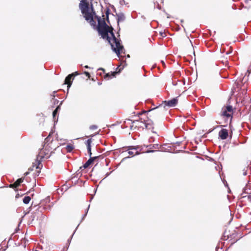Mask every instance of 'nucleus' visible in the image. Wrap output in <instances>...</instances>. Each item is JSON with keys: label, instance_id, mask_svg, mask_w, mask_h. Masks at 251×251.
<instances>
[{"label": "nucleus", "instance_id": "nucleus-56", "mask_svg": "<svg viewBox=\"0 0 251 251\" xmlns=\"http://www.w3.org/2000/svg\"><path fill=\"white\" fill-rule=\"evenodd\" d=\"M183 22V20H181V22L182 23Z\"/></svg>", "mask_w": 251, "mask_h": 251}, {"label": "nucleus", "instance_id": "nucleus-47", "mask_svg": "<svg viewBox=\"0 0 251 251\" xmlns=\"http://www.w3.org/2000/svg\"><path fill=\"white\" fill-rule=\"evenodd\" d=\"M157 8H158L159 9H160V8H161V7L159 5V4H157Z\"/></svg>", "mask_w": 251, "mask_h": 251}, {"label": "nucleus", "instance_id": "nucleus-4", "mask_svg": "<svg viewBox=\"0 0 251 251\" xmlns=\"http://www.w3.org/2000/svg\"><path fill=\"white\" fill-rule=\"evenodd\" d=\"M178 102L177 98H173V99L169 100L164 101V103L165 106H167L169 107H175L176 106Z\"/></svg>", "mask_w": 251, "mask_h": 251}, {"label": "nucleus", "instance_id": "nucleus-10", "mask_svg": "<svg viewBox=\"0 0 251 251\" xmlns=\"http://www.w3.org/2000/svg\"><path fill=\"white\" fill-rule=\"evenodd\" d=\"M117 20L118 25H119V22L125 21L126 17L123 13H116Z\"/></svg>", "mask_w": 251, "mask_h": 251}, {"label": "nucleus", "instance_id": "nucleus-39", "mask_svg": "<svg viewBox=\"0 0 251 251\" xmlns=\"http://www.w3.org/2000/svg\"><path fill=\"white\" fill-rule=\"evenodd\" d=\"M53 94L52 95H51V96H52L53 98H54L55 97V94L56 93V91H54L53 92Z\"/></svg>", "mask_w": 251, "mask_h": 251}, {"label": "nucleus", "instance_id": "nucleus-40", "mask_svg": "<svg viewBox=\"0 0 251 251\" xmlns=\"http://www.w3.org/2000/svg\"><path fill=\"white\" fill-rule=\"evenodd\" d=\"M155 151H156L151 150V151H148V152H155Z\"/></svg>", "mask_w": 251, "mask_h": 251}, {"label": "nucleus", "instance_id": "nucleus-16", "mask_svg": "<svg viewBox=\"0 0 251 251\" xmlns=\"http://www.w3.org/2000/svg\"><path fill=\"white\" fill-rule=\"evenodd\" d=\"M30 200H31V198L29 196H25L24 198L23 201L24 203L28 204Z\"/></svg>", "mask_w": 251, "mask_h": 251}, {"label": "nucleus", "instance_id": "nucleus-50", "mask_svg": "<svg viewBox=\"0 0 251 251\" xmlns=\"http://www.w3.org/2000/svg\"><path fill=\"white\" fill-rule=\"evenodd\" d=\"M18 197H19V194H17V195H16V198H18Z\"/></svg>", "mask_w": 251, "mask_h": 251}, {"label": "nucleus", "instance_id": "nucleus-29", "mask_svg": "<svg viewBox=\"0 0 251 251\" xmlns=\"http://www.w3.org/2000/svg\"><path fill=\"white\" fill-rule=\"evenodd\" d=\"M151 146L154 149H159V145L158 144H155Z\"/></svg>", "mask_w": 251, "mask_h": 251}, {"label": "nucleus", "instance_id": "nucleus-12", "mask_svg": "<svg viewBox=\"0 0 251 251\" xmlns=\"http://www.w3.org/2000/svg\"><path fill=\"white\" fill-rule=\"evenodd\" d=\"M221 116L225 117L226 118V121H227L228 119H230V122H231L232 118V116L230 114L228 113L227 111H226L225 110H224V108L222 109V111L221 112Z\"/></svg>", "mask_w": 251, "mask_h": 251}, {"label": "nucleus", "instance_id": "nucleus-32", "mask_svg": "<svg viewBox=\"0 0 251 251\" xmlns=\"http://www.w3.org/2000/svg\"><path fill=\"white\" fill-rule=\"evenodd\" d=\"M60 109V106L58 105L54 110L56 111L57 112V113H58Z\"/></svg>", "mask_w": 251, "mask_h": 251}, {"label": "nucleus", "instance_id": "nucleus-33", "mask_svg": "<svg viewBox=\"0 0 251 251\" xmlns=\"http://www.w3.org/2000/svg\"><path fill=\"white\" fill-rule=\"evenodd\" d=\"M72 74H74V77L75 76H77V75H80V73L77 72V71H76L74 73H73Z\"/></svg>", "mask_w": 251, "mask_h": 251}, {"label": "nucleus", "instance_id": "nucleus-41", "mask_svg": "<svg viewBox=\"0 0 251 251\" xmlns=\"http://www.w3.org/2000/svg\"><path fill=\"white\" fill-rule=\"evenodd\" d=\"M84 68H86V69H89V68H90V67H89L88 65H85L84 66Z\"/></svg>", "mask_w": 251, "mask_h": 251}, {"label": "nucleus", "instance_id": "nucleus-20", "mask_svg": "<svg viewBox=\"0 0 251 251\" xmlns=\"http://www.w3.org/2000/svg\"><path fill=\"white\" fill-rule=\"evenodd\" d=\"M110 9L108 8H107L106 13H105L106 14V21H107L108 23H109V24L110 23L109 20V15L110 14Z\"/></svg>", "mask_w": 251, "mask_h": 251}, {"label": "nucleus", "instance_id": "nucleus-54", "mask_svg": "<svg viewBox=\"0 0 251 251\" xmlns=\"http://www.w3.org/2000/svg\"><path fill=\"white\" fill-rule=\"evenodd\" d=\"M249 69H250V70H251V66H250Z\"/></svg>", "mask_w": 251, "mask_h": 251}, {"label": "nucleus", "instance_id": "nucleus-15", "mask_svg": "<svg viewBox=\"0 0 251 251\" xmlns=\"http://www.w3.org/2000/svg\"><path fill=\"white\" fill-rule=\"evenodd\" d=\"M244 194H251V189L247 187H245L243 190V192L241 194V197L242 198H246V196H244Z\"/></svg>", "mask_w": 251, "mask_h": 251}, {"label": "nucleus", "instance_id": "nucleus-44", "mask_svg": "<svg viewBox=\"0 0 251 251\" xmlns=\"http://www.w3.org/2000/svg\"><path fill=\"white\" fill-rule=\"evenodd\" d=\"M110 173H107L106 174V177L110 175Z\"/></svg>", "mask_w": 251, "mask_h": 251}, {"label": "nucleus", "instance_id": "nucleus-27", "mask_svg": "<svg viewBox=\"0 0 251 251\" xmlns=\"http://www.w3.org/2000/svg\"><path fill=\"white\" fill-rule=\"evenodd\" d=\"M58 113H57V112L55 110H53L52 112V116L54 120H55L56 117Z\"/></svg>", "mask_w": 251, "mask_h": 251}, {"label": "nucleus", "instance_id": "nucleus-38", "mask_svg": "<svg viewBox=\"0 0 251 251\" xmlns=\"http://www.w3.org/2000/svg\"><path fill=\"white\" fill-rule=\"evenodd\" d=\"M130 158V157H129V156L125 157H124V158L122 159V161H124V160H126V159H127V158Z\"/></svg>", "mask_w": 251, "mask_h": 251}, {"label": "nucleus", "instance_id": "nucleus-31", "mask_svg": "<svg viewBox=\"0 0 251 251\" xmlns=\"http://www.w3.org/2000/svg\"><path fill=\"white\" fill-rule=\"evenodd\" d=\"M84 74L86 75V76H87L88 78H90V74L89 72H86V71H85L84 72Z\"/></svg>", "mask_w": 251, "mask_h": 251}, {"label": "nucleus", "instance_id": "nucleus-42", "mask_svg": "<svg viewBox=\"0 0 251 251\" xmlns=\"http://www.w3.org/2000/svg\"><path fill=\"white\" fill-rule=\"evenodd\" d=\"M98 70H102V71H103V72L104 71V69H103V68H99Z\"/></svg>", "mask_w": 251, "mask_h": 251}, {"label": "nucleus", "instance_id": "nucleus-7", "mask_svg": "<svg viewBox=\"0 0 251 251\" xmlns=\"http://www.w3.org/2000/svg\"><path fill=\"white\" fill-rule=\"evenodd\" d=\"M74 79V74H69L65 78V79L64 80V84L67 85L68 89L71 86L72 81Z\"/></svg>", "mask_w": 251, "mask_h": 251}, {"label": "nucleus", "instance_id": "nucleus-43", "mask_svg": "<svg viewBox=\"0 0 251 251\" xmlns=\"http://www.w3.org/2000/svg\"><path fill=\"white\" fill-rule=\"evenodd\" d=\"M55 100V102H56V103H58L59 102V100H56V99H55V100Z\"/></svg>", "mask_w": 251, "mask_h": 251}, {"label": "nucleus", "instance_id": "nucleus-53", "mask_svg": "<svg viewBox=\"0 0 251 251\" xmlns=\"http://www.w3.org/2000/svg\"><path fill=\"white\" fill-rule=\"evenodd\" d=\"M137 121H132V123H135V122H136Z\"/></svg>", "mask_w": 251, "mask_h": 251}, {"label": "nucleus", "instance_id": "nucleus-28", "mask_svg": "<svg viewBox=\"0 0 251 251\" xmlns=\"http://www.w3.org/2000/svg\"><path fill=\"white\" fill-rule=\"evenodd\" d=\"M79 224H78V226H77L76 227V228L75 230V231L74 232L73 234L72 235L71 238H70V239H69L68 240L67 242H68V243L69 244H70V243L71 241V239H72V238L73 237V236L74 234H75V230H76V229H77V227L79 226Z\"/></svg>", "mask_w": 251, "mask_h": 251}, {"label": "nucleus", "instance_id": "nucleus-2", "mask_svg": "<svg viewBox=\"0 0 251 251\" xmlns=\"http://www.w3.org/2000/svg\"><path fill=\"white\" fill-rule=\"evenodd\" d=\"M79 8L81 9V13L84 15L85 19L88 21L93 27L96 26V22L94 20V16L96 17V12L93 8V5L91 4L92 12L89 11V4L86 0H81L79 5Z\"/></svg>", "mask_w": 251, "mask_h": 251}, {"label": "nucleus", "instance_id": "nucleus-45", "mask_svg": "<svg viewBox=\"0 0 251 251\" xmlns=\"http://www.w3.org/2000/svg\"><path fill=\"white\" fill-rule=\"evenodd\" d=\"M50 136V134L45 139V141H47L49 137Z\"/></svg>", "mask_w": 251, "mask_h": 251}, {"label": "nucleus", "instance_id": "nucleus-49", "mask_svg": "<svg viewBox=\"0 0 251 251\" xmlns=\"http://www.w3.org/2000/svg\"><path fill=\"white\" fill-rule=\"evenodd\" d=\"M93 199V196H92V197L91 198L90 201H91Z\"/></svg>", "mask_w": 251, "mask_h": 251}, {"label": "nucleus", "instance_id": "nucleus-37", "mask_svg": "<svg viewBox=\"0 0 251 251\" xmlns=\"http://www.w3.org/2000/svg\"><path fill=\"white\" fill-rule=\"evenodd\" d=\"M31 217L32 218V220H33L35 218V215H34V213H32V215H31Z\"/></svg>", "mask_w": 251, "mask_h": 251}, {"label": "nucleus", "instance_id": "nucleus-14", "mask_svg": "<svg viewBox=\"0 0 251 251\" xmlns=\"http://www.w3.org/2000/svg\"><path fill=\"white\" fill-rule=\"evenodd\" d=\"M23 178H19L14 183L11 184L10 187L16 188L18 187L23 182Z\"/></svg>", "mask_w": 251, "mask_h": 251}, {"label": "nucleus", "instance_id": "nucleus-3", "mask_svg": "<svg viewBox=\"0 0 251 251\" xmlns=\"http://www.w3.org/2000/svg\"><path fill=\"white\" fill-rule=\"evenodd\" d=\"M126 151H129L128 153L131 156H134V155H138L140 154L139 151H137L139 147L138 146H129L123 147Z\"/></svg>", "mask_w": 251, "mask_h": 251}, {"label": "nucleus", "instance_id": "nucleus-30", "mask_svg": "<svg viewBox=\"0 0 251 251\" xmlns=\"http://www.w3.org/2000/svg\"><path fill=\"white\" fill-rule=\"evenodd\" d=\"M88 153L90 157L92 155L91 148L87 149Z\"/></svg>", "mask_w": 251, "mask_h": 251}, {"label": "nucleus", "instance_id": "nucleus-35", "mask_svg": "<svg viewBox=\"0 0 251 251\" xmlns=\"http://www.w3.org/2000/svg\"><path fill=\"white\" fill-rule=\"evenodd\" d=\"M246 196V198H247L248 200L251 202V194H248Z\"/></svg>", "mask_w": 251, "mask_h": 251}, {"label": "nucleus", "instance_id": "nucleus-52", "mask_svg": "<svg viewBox=\"0 0 251 251\" xmlns=\"http://www.w3.org/2000/svg\"><path fill=\"white\" fill-rule=\"evenodd\" d=\"M127 57H128V58H129V57H130L129 55V54H128V55H127Z\"/></svg>", "mask_w": 251, "mask_h": 251}, {"label": "nucleus", "instance_id": "nucleus-57", "mask_svg": "<svg viewBox=\"0 0 251 251\" xmlns=\"http://www.w3.org/2000/svg\"><path fill=\"white\" fill-rule=\"evenodd\" d=\"M99 85H100L101 83H98Z\"/></svg>", "mask_w": 251, "mask_h": 251}, {"label": "nucleus", "instance_id": "nucleus-26", "mask_svg": "<svg viewBox=\"0 0 251 251\" xmlns=\"http://www.w3.org/2000/svg\"><path fill=\"white\" fill-rule=\"evenodd\" d=\"M98 128V126L96 125H92L89 127V129L91 130H95Z\"/></svg>", "mask_w": 251, "mask_h": 251}, {"label": "nucleus", "instance_id": "nucleus-17", "mask_svg": "<svg viewBox=\"0 0 251 251\" xmlns=\"http://www.w3.org/2000/svg\"><path fill=\"white\" fill-rule=\"evenodd\" d=\"M40 165L42 166L41 162L39 161H38L37 160L35 163H33V167H34L36 166V169H40Z\"/></svg>", "mask_w": 251, "mask_h": 251}, {"label": "nucleus", "instance_id": "nucleus-34", "mask_svg": "<svg viewBox=\"0 0 251 251\" xmlns=\"http://www.w3.org/2000/svg\"><path fill=\"white\" fill-rule=\"evenodd\" d=\"M160 35L162 37H165L166 36V33L164 32H160Z\"/></svg>", "mask_w": 251, "mask_h": 251}, {"label": "nucleus", "instance_id": "nucleus-6", "mask_svg": "<svg viewBox=\"0 0 251 251\" xmlns=\"http://www.w3.org/2000/svg\"><path fill=\"white\" fill-rule=\"evenodd\" d=\"M98 157L99 156L90 157V158L85 162V163L82 166H81L79 169L82 170L88 168Z\"/></svg>", "mask_w": 251, "mask_h": 251}, {"label": "nucleus", "instance_id": "nucleus-1", "mask_svg": "<svg viewBox=\"0 0 251 251\" xmlns=\"http://www.w3.org/2000/svg\"><path fill=\"white\" fill-rule=\"evenodd\" d=\"M96 29L103 39H106L110 45L112 50L119 57L121 51L124 49V46L121 45V40L116 37L113 27L106 25L98 27Z\"/></svg>", "mask_w": 251, "mask_h": 251}, {"label": "nucleus", "instance_id": "nucleus-5", "mask_svg": "<svg viewBox=\"0 0 251 251\" xmlns=\"http://www.w3.org/2000/svg\"><path fill=\"white\" fill-rule=\"evenodd\" d=\"M96 18L97 19L98 24L97 25H96V26L93 27L94 29H96L98 27L105 26L106 25H108L106 23L105 20L103 19H101V18L100 16L96 15Z\"/></svg>", "mask_w": 251, "mask_h": 251}, {"label": "nucleus", "instance_id": "nucleus-8", "mask_svg": "<svg viewBox=\"0 0 251 251\" xmlns=\"http://www.w3.org/2000/svg\"><path fill=\"white\" fill-rule=\"evenodd\" d=\"M228 136V130L225 128H222L219 132V136L222 140L227 139Z\"/></svg>", "mask_w": 251, "mask_h": 251}, {"label": "nucleus", "instance_id": "nucleus-48", "mask_svg": "<svg viewBox=\"0 0 251 251\" xmlns=\"http://www.w3.org/2000/svg\"><path fill=\"white\" fill-rule=\"evenodd\" d=\"M28 174H29V173H28V172H26V173H25V176H27Z\"/></svg>", "mask_w": 251, "mask_h": 251}, {"label": "nucleus", "instance_id": "nucleus-21", "mask_svg": "<svg viewBox=\"0 0 251 251\" xmlns=\"http://www.w3.org/2000/svg\"><path fill=\"white\" fill-rule=\"evenodd\" d=\"M224 110H225L226 111L230 112H232L233 111V108H232V106L231 105H227L226 106L225 109H224Z\"/></svg>", "mask_w": 251, "mask_h": 251}, {"label": "nucleus", "instance_id": "nucleus-25", "mask_svg": "<svg viewBox=\"0 0 251 251\" xmlns=\"http://www.w3.org/2000/svg\"><path fill=\"white\" fill-rule=\"evenodd\" d=\"M120 4L121 5L125 4L126 5L128 6V3L127 2H126L125 0H120Z\"/></svg>", "mask_w": 251, "mask_h": 251}, {"label": "nucleus", "instance_id": "nucleus-24", "mask_svg": "<svg viewBox=\"0 0 251 251\" xmlns=\"http://www.w3.org/2000/svg\"><path fill=\"white\" fill-rule=\"evenodd\" d=\"M89 207H90V205H89L87 209L86 210L85 213L83 215L80 222H81L84 219L85 217L86 216L88 211V210H89Z\"/></svg>", "mask_w": 251, "mask_h": 251}, {"label": "nucleus", "instance_id": "nucleus-22", "mask_svg": "<svg viewBox=\"0 0 251 251\" xmlns=\"http://www.w3.org/2000/svg\"><path fill=\"white\" fill-rule=\"evenodd\" d=\"M66 150L68 152H71L74 149V146L72 145H67L66 146Z\"/></svg>", "mask_w": 251, "mask_h": 251}, {"label": "nucleus", "instance_id": "nucleus-36", "mask_svg": "<svg viewBox=\"0 0 251 251\" xmlns=\"http://www.w3.org/2000/svg\"><path fill=\"white\" fill-rule=\"evenodd\" d=\"M149 112H150V111H144L142 113H139L138 115L139 116V115H142L143 113H148Z\"/></svg>", "mask_w": 251, "mask_h": 251}, {"label": "nucleus", "instance_id": "nucleus-51", "mask_svg": "<svg viewBox=\"0 0 251 251\" xmlns=\"http://www.w3.org/2000/svg\"><path fill=\"white\" fill-rule=\"evenodd\" d=\"M28 170H30V171H32V169H31V168H29V169H28Z\"/></svg>", "mask_w": 251, "mask_h": 251}, {"label": "nucleus", "instance_id": "nucleus-9", "mask_svg": "<svg viewBox=\"0 0 251 251\" xmlns=\"http://www.w3.org/2000/svg\"><path fill=\"white\" fill-rule=\"evenodd\" d=\"M32 208H36V209H35L36 211H40V212L42 213L43 210H45V209H50L51 206L50 205H49L47 207H43L41 208V206H39L38 205H35L34 206H33V205L32 204L31 206L28 209L30 210Z\"/></svg>", "mask_w": 251, "mask_h": 251}, {"label": "nucleus", "instance_id": "nucleus-18", "mask_svg": "<svg viewBox=\"0 0 251 251\" xmlns=\"http://www.w3.org/2000/svg\"><path fill=\"white\" fill-rule=\"evenodd\" d=\"M92 143V139H88L87 140H86L85 144L87 146V149L91 148V144Z\"/></svg>", "mask_w": 251, "mask_h": 251}, {"label": "nucleus", "instance_id": "nucleus-19", "mask_svg": "<svg viewBox=\"0 0 251 251\" xmlns=\"http://www.w3.org/2000/svg\"><path fill=\"white\" fill-rule=\"evenodd\" d=\"M81 174H80V172L78 170L75 174H74V176L72 177V179H74L75 178H78V177H80Z\"/></svg>", "mask_w": 251, "mask_h": 251}, {"label": "nucleus", "instance_id": "nucleus-11", "mask_svg": "<svg viewBox=\"0 0 251 251\" xmlns=\"http://www.w3.org/2000/svg\"><path fill=\"white\" fill-rule=\"evenodd\" d=\"M120 72V71H119L118 72H111V74H109V73L106 74L104 75V79H106V80H109V79L115 77L116 75L117 74H119Z\"/></svg>", "mask_w": 251, "mask_h": 251}, {"label": "nucleus", "instance_id": "nucleus-55", "mask_svg": "<svg viewBox=\"0 0 251 251\" xmlns=\"http://www.w3.org/2000/svg\"><path fill=\"white\" fill-rule=\"evenodd\" d=\"M96 191H97V189H95V193H96Z\"/></svg>", "mask_w": 251, "mask_h": 251}, {"label": "nucleus", "instance_id": "nucleus-13", "mask_svg": "<svg viewBox=\"0 0 251 251\" xmlns=\"http://www.w3.org/2000/svg\"><path fill=\"white\" fill-rule=\"evenodd\" d=\"M240 169L242 172V175L245 176L249 174V172L250 171V167L249 165L244 166L241 167Z\"/></svg>", "mask_w": 251, "mask_h": 251}, {"label": "nucleus", "instance_id": "nucleus-46", "mask_svg": "<svg viewBox=\"0 0 251 251\" xmlns=\"http://www.w3.org/2000/svg\"><path fill=\"white\" fill-rule=\"evenodd\" d=\"M157 8H158L159 9H160V8H161V7L159 5V4H157Z\"/></svg>", "mask_w": 251, "mask_h": 251}, {"label": "nucleus", "instance_id": "nucleus-23", "mask_svg": "<svg viewBox=\"0 0 251 251\" xmlns=\"http://www.w3.org/2000/svg\"><path fill=\"white\" fill-rule=\"evenodd\" d=\"M151 125H152V121H150V122L149 123H145V126H146V127L148 129H150L151 127Z\"/></svg>", "mask_w": 251, "mask_h": 251}]
</instances>
